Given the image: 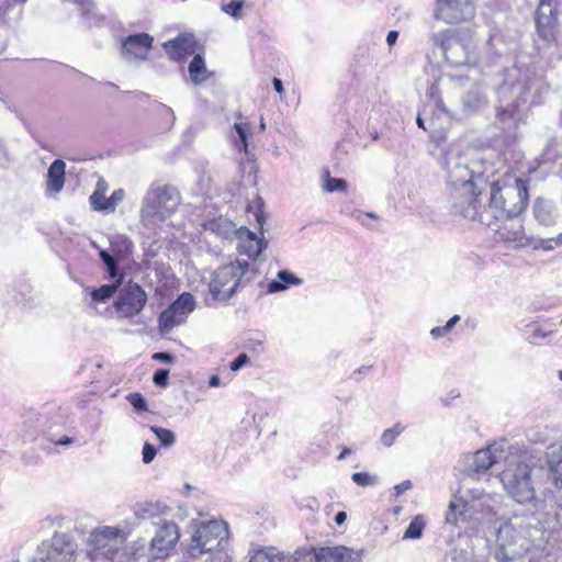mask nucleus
Instances as JSON below:
<instances>
[{"label": "nucleus", "instance_id": "obj_54", "mask_svg": "<svg viewBox=\"0 0 562 562\" xmlns=\"http://www.w3.org/2000/svg\"><path fill=\"white\" fill-rule=\"evenodd\" d=\"M249 362V357L246 353H239L234 361L231 362L229 368L232 371H238Z\"/></svg>", "mask_w": 562, "mask_h": 562}, {"label": "nucleus", "instance_id": "obj_57", "mask_svg": "<svg viewBox=\"0 0 562 562\" xmlns=\"http://www.w3.org/2000/svg\"><path fill=\"white\" fill-rule=\"evenodd\" d=\"M413 486L412 482L409 480L403 481L400 484H396L394 486L395 495L400 496L402 493L411 490Z\"/></svg>", "mask_w": 562, "mask_h": 562}, {"label": "nucleus", "instance_id": "obj_33", "mask_svg": "<svg viewBox=\"0 0 562 562\" xmlns=\"http://www.w3.org/2000/svg\"><path fill=\"white\" fill-rule=\"evenodd\" d=\"M484 103V97L479 86L473 87L462 100L463 109L468 112L479 110Z\"/></svg>", "mask_w": 562, "mask_h": 562}, {"label": "nucleus", "instance_id": "obj_50", "mask_svg": "<svg viewBox=\"0 0 562 562\" xmlns=\"http://www.w3.org/2000/svg\"><path fill=\"white\" fill-rule=\"evenodd\" d=\"M243 1L240 0H232L231 2H228L227 4H224L222 7V10L229 14L231 16L237 19L240 16V11L243 9Z\"/></svg>", "mask_w": 562, "mask_h": 562}, {"label": "nucleus", "instance_id": "obj_28", "mask_svg": "<svg viewBox=\"0 0 562 562\" xmlns=\"http://www.w3.org/2000/svg\"><path fill=\"white\" fill-rule=\"evenodd\" d=\"M533 215L537 222L544 226H551L555 223L558 213L551 201L538 198L533 205Z\"/></svg>", "mask_w": 562, "mask_h": 562}, {"label": "nucleus", "instance_id": "obj_1", "mask_svg": "<svg viewBox=\"0 0 562 562\" xmlns=\"http://www.w3.org/2000/svg\"><path fill=\"white\" fill-rule=\"evenodd\" d=\"M544 85L530 68L515 66L507 71L505 81L499 86L496 117L506 130H512L525 117L527 103L539 102Z\"/></svg>", "mask_w": 562, "mask_h": 562}, {"label": "nucleus", "instance_id": "obj_18", "mask_svg": "<svg viewBox=\"0 0 562 562\" xmlns=\"http://www.w3.org/2000/svg\"><path fill=\"white\" fill-rule=\"evenodd\" d=\"M502 458V451L496 445H490L484 449L475 451L473 454L463 457L467 465V475L471 479L479 477L485 473L493 464L497 463Z\"/></svg>", "mask_w": 562, "mask_h": 562}, {"label": "nucleus", "instance_id": "obj_32", "mask_svg": "<svg viewBox=\"0 0 562 562\" xmlns=\"http://www.w3.org/2000/svg\"><path fill=\"white\" fill-rule=\"evenodd\" d=\"M189 75L191 80L199 85L207 78L205 63L200 55H195L189 65Z\"/></svg>", "mask_w": 562, "mask_h": 562}, {"label": "nucleus", "instance_id": "obj_59", "mask_svg": "<svg viewBox=\"0 0 562 562\" xmlns=\"http://www.w3.org/2000/svg\"><path fill=\"white\" fill-rule=\"evenodd\" d=\"M398 38V32L397 31H390L386 36V43L389 46H392L396 43Z\"/></svg>", "mask_w": 562, "mask_h": 562}, {"label": "nucleus", "instance_id": "obj_62", "mask_svg": "<svg viewBox=\"0 0 562 562\" xmlns=\"http://www.w3.org/2000/svg\"><path fill=\"white\" fill-rule=\"evenodd\" d=\"M161 110H162L164 114L167 115V117L170 121V123L172 124L173 121H175V113H173V111L170 108L166 106V105H161Z\"/></svg>", "mask_w": 562, "mask_h": 562}, {"label": "nucleus", "instance_id": "obj_48", "mask_svg": "<svg viewBox=\"0 0 562 562\" xmlns=\"http://www.w3.org/2000/svg\"><path fill=\"white\" fill-rule=\"evenodd\" d=\"M426 95H427L430 100H432V101L435 102L436 106H437L439 110H441V111H443V112H446V111H447V110H446V108H445V104H443V102H442V100H441V98H440V90H439V86H438V82H437V81L432 82V83L428 87V89H427V91H426Z\"/></svg>", "mask_w": 562, "mask_h": 562}, {"label": "nucleus", "instance_id": "obj_61", "mask_svg": "<svg viewBox=\"0 0 562 562\" xmlns=\"http://www.w3.org/2000/svg\"><path fill=\"white\" fill-rule=\"evenodd\" d=\"M347 519V514L345 512H338L335 516V522L340 526L342 525Z\"/></svg>", "mask_w": 562, "mask_h": 562}, {"label": "nucleus", "instance_id": "obj_24", "mask_svg": "<svg viewBox=\"0 0 562 562\" xmlns=\"http://www.w3.org/2000/svg\"><path fill=\"white\" fill-rule=\"evenodd\" d=\"M66 177V164L61 159H55L48 167L46 178V194L55 198L64 188Z\"/></svg>", "mask_w": 562, "mask_h": 562}, {"label": "nucleus", "instance_id": "obj_14", "mask_svg": "<svg viewBox=\"0 0 562 562\" xmlns=\"http://www.w3.org/2000/svg\"><path fill=\"white\" fill-rule=\"evenodd\" d=\"M153 525L156 527V531L149 542V554L153 559L166 558L179 541V527L176 522L168 519L154 521Z\"/></svg>", "mask_w": 562, "mask_h": 562}, {"label": "nucleus", "instance_id": "obj_42", "mask_svg": "<svg viewBox=\"0 0 562 562\" xmlns=\"http://www.w3.org/2000/svg\"><path fill=\"white\" fill-rule=\"evenodd\" d=\"M149 429L155 434L161 447L170 448L175 445L176 435L173 431L158 426H150Z\"/></svg>", "mask_w": 562, "mask_h": 562}, {"label": "nucleus", "instance_id": "obj_49", "mask_svg": "<svg viewBox=\"0 0 562 562\" xmlns=\"http://www.w3.org/2000/svg\"><path fill=\"white\" fill-rule=\"evenodd\" d=\"M126 400L128 401V403L136 409V411H139V412H146L148 411V407H147V401L146 398L138 392H134V393H130L127 396H126Z\"/></svg>", "mask_w": 562, "mask_h": 562}, {"label": "nucleus", "instance_id": "obj_60", "mask_svg": "<svg viewBox=\"0 0 562 562\" xmlns=\"http://www.w3.org/2000/svg\"><path fill=\"white\" fill-rule=\"evenodd\" d=\"M272 85H273V88L274 90L280 94L282 95V93L284 92V89H283V83H282V80L274 77L272 79Z\"/></svg>", "mask_w": 562, "mask_h": 562}, {"label": "nucleus", "instance_id": "obj_9", "mask_svg": "<svg viewBox=\"0 0 562 562\" xmlns=\"http://www.w3.org/2000/svg\"><path fill=\"white\" fill-rule=\"evenodd\" d=\"M249 271V263L247 261H232L227 265L221 266L213 273L209 283V291L211 294V301L206 300L209 306L213 305V302H226L236 292L243 278Z\"/></svg>", "mask_w": 562, "mask_h": 562}, {"label": "nucleus", "instance_id": "obj_63", "mask_svg": "<svg viewBox=\"0 0 562 562\" xmlns=\"http://www.w3.org/2000/svg\"><path fill=\"white\" fill-rule=\"evenodd\" d=\"M460 321V316L459 315H454L452 316L447 323H446V327H448V329L451 331L453 329V327L457 325V323Z\"/></svg>", "mask_w": 562, "mask_h": 562}, {"label": "nucleus", "instance_id": "obj_2", "mask_svg": "<svg viewBox=\"0 0 562 562\" xmlns=\"http://www.w3.org/2000/svg\"><path fill=\"white\" fill-rule=\"evenodd\" d=\"M543 541L544 532L533 518L515 516L497 529L495 558L499 562H522Z\"/></svg>", "mask_w": 562, "mask_h": 562}, {"label": "nucleus", "instance_id": "obj_47", "mask_svg": "<svg viewBox=\"0 0 562 562\" xmlns=\"http://www.w3.org/2000/svg\"><path fill=\"white\" fill-rule=\"evenodd\" d=\"M352 217L359 222L362 226L369 228V229H375L376 226L373 225L372 223H370V220L372 221H376L378 220V215L373 212H368V213H364V212H361V211H356L352 213Z\"/></svg>", "mask_w": 562, "mask_h": 562}, {"label": "nucleus", "instance_id": "obj_29", "mask_svg": "<svg viewBox=\"0 0 562 562\" xmlns=\"http://www.w3.org/2000/svg\"><path fill=\"white\" fill-rule=\"evenodd\" d=\"M303 283V280L293 274L288 270H280L277 273V278L268 282L267 292L278 293L288 290L290 286H299Z\"/></svg>", "mask_w": 562, "mask_h": 562}, {"label": "nucleus", "instance_id": "obj_56", "mask_svg": "<svg viewBox=\"0 0 562 562\" xmlns=\"http://www.w3.org/2000/svg\"><path fill=\"white\" fill-rule=\"evenodd\" d=\"M449 333H450V330L445 325L443 326H437V327H434V328L430 329V336L434 339L442 338V337L447 336Z\"/></svg>", "mask_w": 562, "mask_h": 562}, {"label": "nucleus", "instance_id": "obj_26", "mask_svg": "<svg viewBox=\"0 0 562 562\" xmlns=\"http://www.w3.org/2000/svg\"><path fill=\"white\" fill-rule=\"evenodd\" d=\"M162 46L171 59L181 60L194 52V40L190 35H180Z\"/></svg>", "mask_w": 562, "mask_h": 562}, {"label": "nucleus", "instance_id": "obj_64", "mask_svg": "<svg viewBox=\"0 0 562 562\" xmlns=\"http://www.w3.org/2000/svg\"><path fill=\"white\" fill-rule=\"evenodd\" d=\"M221 384V379L218 378V375H212L209 380V385L211 387H217L220 386Z\"/></svg>", "mask_w": 562, "mask_h": 562}, {"label": "nucleus", "instance_id": "obj_25", "mask_svg": "<svg viewBox=\"0 0 562 562\" xmlns=\"http://www.w3.org/2000/svg\"><path fill=\"white\" fill-rule=\"evenodd\" d=\"M168 507L159 502H139L133 507L136 519L151 520V524L160 519H166L165 516L168 515Z\"/></svg>", "mask_w": 562, "mask_h": 562}, {"label": "nucleus", "instance_id": "obj_20", "mask_svg": "<svg viewBox=\"0 0 562 562\" xmlns=\"http://www.w3.org/2000/svg\"><path fill=\"white\" fill-rule=\"evenodd\" d=\"M296 562H348L350 550L344 546L319 548L317 551L297 550Z\"/></svg>", "mask_w": 562, "mask_h": 562}, {"label": "nucleus", "instance_id": "obj_41", "mask_svg": "<svg viewBox=\"0 0 562 562\" xmlns=\"http://www.w3.org/2000/svg\"><path fill=\"white\" fill-rule=\"evenodd\" d=\"M425 525H426V521H425L424 516H422V515L415 516L411 520L406 531L404 532L403 539H419L423 535Z\"/></svg>", "mask_w": 562, "mask_h": 562}, {"label": "nucleus", "instance_id": "obj_44", "mask_svg": "<svg viewBox=\"0 0 562 562\" xmlns=\"http://www.w3.org/2000/svg\"><path fill=\"white\" fill-rule=\"evenodd\" d=\"M124 196L125 192L123 189L114 190L112 194L103 201L100 212L113 213L116 206L123 201Z\"/></svg>", "mask_w": 562, "mask_h": 562}, {"label": "nucleus", "instance_id": "obj_52", "mask_svg": "<svg viewBox=\"0 0 562 562\" xmlns=\"http://www.w3.org/2000/svg\"><path fill=\"white\" fill-rule=\"evenodd\" d=\"M157 449L154 445L145 442L142 450V460L145 464H149L156 457Z\"/></svg>", "mask_w": 562, "mask_h": 562}, {"label": "nucleus", "instance_id": "obj_16", "mask_svg": "<svg viewBox=\"0 0 562 562\" xmlns=\"http://www.w3.org/2000/svg\"><path fill=\"white\" fill-rule=\"evenodd\" d=\"M147 302L146 292L137 283L126 284L117 295L114 307L121 316L132 318L138 315Z\"/></svg>", "mask_w": 562, "mask_h": 562}, {"label": "nucleus", "instance_id": "obj_55", "mask_svg": "<svg viewBox=\"0 0 562 562\" xmlns=\"http://www.w3.org/2000/svg\"><path fill=\"white\" fill-rule=\"evenodd\" d=\"M206 562H231L228 554L223 550L211 552L210 558Z\"/></svg>", "mask_w": 562, "mask_h": 562}, {"label": "nucleus", "instance_id": "obj_31", "mask_svg": "<svg viewBox=\"0 0 562 562\" xmlns=\"http://www.w3.org/2000/svg\"><path fill=\"white\" fill-rule=\"evenodd\" d=\"M121 283V278L116 280V282L112 284H103L98 289H93L90 292L91 303L100 304L105 303L110 300L116 292L119 284Z\"/></svg>", "mask_w": 562, "mask_h": 562}, {"label": "nucleus", "instance_id": "obj_34", "mask_svg": "<svg viewBox=\"0 0 562 562\" xmlns=\"http://www.w3.org/2000/svg\"><path fill=\"white\" fill-rule=\"evenodd\" d=\"M82 20L88 26L99 25L103 18L97 12L93 0L86 1L80 8Z\"/></svg>", "mask_w": 562, "mask_h": 562}, {"label": "nucleus", "instance_id": "obj_22", "mask_svg": "<svg viewBox=\"0 0 562 562\" xmlns=\"http://www.w3.org/2000/svg\"><path fill=\"white\" fill-rule=\"evenodd\" d=\"M236 237L239 251L247 255L250 259H256L266 247L263 239L258 238L255 233L246 227L238 228Z\"/></svg>", "mask_w": 562, "mask_h": 562}, {"label": "nucleus", "instance_id": "obj_3", "mask_svg": "<svg viewBox=\"0 0 562 562\" xmlns=\"http://www.w3.org/2000/svg\"><path fill=\"white\" fill-rule=\"evenodd\" d=\"M434 40L440 46L446 61L450 66L459 68V70L447 74V78L451 82L462 86L464 80H470L473 75H477L479 70L475 65L479 63V58L472 50L471 40L461 37L454 31L439 32Z\"/></svg>", "mask_w": 562, "mask_h": 562}, {"label": "nucleus", "instance_id": "obj_35", "mask_svg": "<svg viewBox=\"0 0 562 562\" xmlns=\"http://www.w3.org/2000/svg\"><path fill=\"white\" fill-rule=\"evenodd\" d=\"M541 520L549 530H558L559 527H562V508L558 512V507L551 506V512L539 514L537 522H540Z\"/></svg>", "mask_w": 562, "mask_h": 562}, {"label": "nucleus", "instance_id": "obj_12", "mask_svg": "<svg viewBox=\"0 0 562 562\" xmlns=\"http://www.w3.org/2000/svg\"><path fill=\"white\" fill-rule=\"evenodd\" d=\"M228 536L227 524L222 520L201 522L191 536L187 552L196 558L213 552Z\"/></svg>", "mask_w": 562, "mask_h": 562}, {"label": "nucleus", "instance_id": "obj_39", "mask_svg": "<svg viewBox=\"0 0 562 562\" xmlns=\"http://www.w3.org/2000/svg\"><path fill=\"white\" fill-rule=\"evenodd\" d=\"M405 430V426L401 423H395L391 428L385 429L381 437L380 442L383 447L390 448L392 447L397 437Z\"/></svg>", "mask_w": 562, "mask_h": 562}, {"label": "nucleus", "instance_id": "obj_43", "mask_svg": "<svg viewBox=\"0 0 562 562\" xmlns=\"http://www.w3.org/2000/svg\"><path fill=\"white\" fill-rule=\"evenodd\" d=\"M323 189L327 192H344L347 189L346 180L341 178H333L328 170H326L324 180H323Z\"/></svg>", "mask_w": 562, "mask_h": 562}, {"label": "nucleus", "instance_id": "obj_45", "mask_svg": "<svg viewBox=\"0 0 562 562\" xmlns=\"http://www.w3.org/2000/svg\"><path fill=\"white\" fill-rule=\"evenodd\" d=\"M99 255L104 266L106 267L110 278L116 279L120 276V273L114 257L110 255L106 250H101Z\"/></svg>", "mask_w": 562, "mask_h": 562}, {"label": "nucleus", "instance_id": "obj_30", "mask_svg": "<svg viewBox=\"0 0 562 562\" xmlns=\"http://www.w3.org/2000/svg\"><path fill=\"white\" fill-rule=\"evenodd\" d=\"M205 228L225 239H231L233 236L236 237L238 234V228H236V225L231 220L222 216L209 221L205 224Z\"/></svg>", "mask_w": 562, "mask_h": 562}, {"label": "nucleus", "instance_id": "obj_40", "mask_svg": "<svg viewBox=\"0 0 562 562\" xmlns=\"http://www.w3.org/2000/svg\"><path fill=\"white\" fill-rule=\"evenodd\" d=\"M533 249L552 250L562 246V233L554 238H535L530 237V245Z\"/></svg>", "mask_w": 562, "mask_h": 562}, {"label": "nucleus", "instance_id": "obj_8", "mask_svg": "<svg viewBox=\"0 0 562 562\" xmlns=\"http://www.w3.org/2000/svg\"><path fill=\"white\" fill-rule=\"evenodd\" d=\"M126 541L125 532L113 526H102L89 536L91 562H121V549Z\"/></svg>", "mask_w": 562, "mask_h": 562}, {"label": "nucleus", "instance_id": "obj_53", "mask_svg": "<svg viewBox=\"0 0 562 562\" xmlns=\"http://www.w3.org/2000/svg\"><path fill=\"white\" fill-rule=\"evenodd\" d=\"M169 371L159 369L154 373L153 381L157 386L165 387L168 384Z\"/></svg>", "mask_w": 562, "mask_h": 562}, {"label": "nucleus", "instance_id": "obj_38", "mask_svg": "<svg viewBox=\"0 0 562 562\" xmlns=\"http://www.w3.org/2000/svg\"><path fill=\"white\" fill-rule=\"evenodd\" d=\"M109 187L104 179L100 178L97 182L95 190L90 195L89 201L93 210L100 212V207L103 204V201L106 200L105 193Z\"/></svg>", "mask_w": 562, "mask_h": 562}, {"label": "nucleus", "instance_id": "obj_19", "mask_svg": "<svg viewBox=\"0 0 562 562\" xmlns=\"http://www.w3.org/2000/svg\"><path fill=\"white\" fill-rule=\"evenodd\" d=\"M154 37L147 33L126 36L122 41L121 55L127 63H142L148 58Z\"/></svg>", "mask_w": 562, "mask_h": 562}, {"label": "nucleus", "instance_id": "obj_7", "mask_svg": "<svg viewBox=\"0 0 562 562\" xmlns=\"http://www.w3.org/2000/svg\"><path fill=\"white\" fill-rule=\"evenodd\" d=\"M179 204L180 194L175 187L153 184L142 202V221L147 225H158L170 217Z\"/></svg>", "mask_w": 562, "mask_h": 562}, {"label": "nucleus", "instance_id": "obj_37", "mask_svg": "<svg viewBox=\"0 0 562 562\" xmlns=\"http://www.w3.org/2000/svg\"><path fill=\"white\" fill-rule=\"evenodd\" d=\"M234 130L236 132V137H234L233 143L237 150L248 153V135L249 127L245 123H235Z\"/></svg>", "mask_w": 562, "mask_h": 562}, {"label": "nucleus", "instance_id": "obj_58", "mask_svg": "<svg viewBox=\"0 0 562 562\" xmlns=\"http://www.w3.org/2000/svg\"><path fill=\"white\" fill-rule=\"evenodd\" d=\"M153 359L161 362L169 363L173 360L172 355L168 352H156L153 355Z\"/></svg>", "mask_w": 562, "mask_h": 562}, {"label": "nucleus", "instance_id": "obj_15", "mask_svg": "<svg viewBox=\"0 0 562 562\" xmlns=\"http://www.w3.org/2000/svg\"><path fill=\"white\" fill-rule=\"evenodd\" d=\"M435 19L447 24L470 21L475 15L472 0H436Z\"/></svg>", "mask_w": 562, "mask_h": 562}, {"label": "nucleus", "instance_id": "obj_6", "mask_svg": "<svg viewBox=\"0 0 562 562\" xmlns=\"http://www.w3.org/2000/svg\"><path fill=\"white\" fill-rule=\"evenodd\" d=\"M432 140L440 149L439 164L447 172V183L452 191L465 189L479 184L481 176L474 177V170L470 169L465 159L460 156L459 149L453 144H446V136H432Z\"/></svg>", "mask_w": 562, "mask_h": 562}, {"label": "nucleus", "instance_id": "obj_46", "mask_svg": "<svg viewBox=\"0 0 562 562\" xmlns=\"http://www.w3.org/2000/svg\"><path fill=\"white\" fill-rule=\"evenodd\" d=\"M352 481L359 486H373L378 484L379 479L374 474L368 472H356L352 474Z\"/></svg>", "mask_w": 562, "mask_h": 562}, {"label": "nucleus", "instance_id": "obj_13", "mask_svg": "<svg viewBox=\"0 0 562 562\" xmlns=\"http://www.w3.org/2000/svg\"><path fill=\"white\" fill-rule=\"evenodd\" d=\"M195 300L189 292L181 293L158 318V329L161 335H168L175 327L187 322L188 316L194 311Z\"/></svg>", "mask_w": 562, "mask_h": 562}, {"label": "nucleus", "instance_id": "obj_27", "mask_svg": "<svg viewBox=\"0 0 562 562\" xmlns=\"http://www.w3.org/2000/svg\"><path fill=\"white\" fill-rule=\"evenodd\" d=\"M249 554V562H296V553L285 554L272 547L252 549Z\"/></svg>", "mask_w": 562, "mask_h": 562}, {"label": "nucleus", "instance_id": "obj_4", "mask_svg": "<svg viewBox=\"0 0 562 562\" xmlns=\"http://www.w3.org/2000/svg\"><path fill=\"white\" fill-rule=\"evenodd\" d=\"M528 200L527 184L520 178L506 175L501 180L494 181L490 192V212L493 225L496 221L521 214Z\"/></svg>", "mask_w": 562, "mask_h": 562}, {"label": "nucleus", "instance_id": "obj_23", "mask_svg": "<svg viewBox=\"0 0 562 562\" xmlns=\"http://www.w3.org/2000/svg\"><path fill=\"white\" fill-rule=\"evenodd\" d=\"M498 238L513 248L527 247L530 245V237L525 234L520 224L503 225L497 228Z\"/></svg>", "mask_w": 562, "mask_h": 562}, {"label": "nucleus", "instance_id": "obj_10", "mask_svg": "<svg viewBox=\"0 0 562 562\" xmlns=\"http://www.w3.org/2000/svg\"><path fill=\"white\" fill-rule=\"evenodd\" d=\"M482 191L479 184L471 189L457 190L451 192V209L456 215L465 220L479 222L487 227L493 226L490 205L486 207L482 203Z\"/></svg>", "mask_w": 562, "mask_h": 562}, {"label": "nucleus", "instance_id": "obj_21", "mask_svg": "<svg viewBox=\"0 0 562 562\" xmlns=\"http://www.w3.org/2000/svg\"><path fill=\"white\" fill-rule=\"evenodd\" d=\"M537 31L540 37L550 42L555 40L557 15L552 0H541L536 15Z\"/></svg>", "mask_w": 562, "mask_h": 562}, {"label": "nucleus", "instance_id": "obj_17", "mask_svg": "<svg viewBox=\"0 0 562 562\" xmlns=\"http://www.w3.org/2000/svg\"><path fill=\"white\" fill-rule=\"evenodd\" d=\"M76 546L69 541L64 533L55 535L49 541H44L40 546L41 557L36 560L44 562H72Z\"/></svg>", "mask_w": 562, "mask_h": 562}, {"label": "nucleus", "instance_id": "obj_51", "mask_svg": "<svg viewBox=\"0 0 562 562\" xmlns=\"http://www.w3.org/2000/svg\"><path fill=\"white\" fill-rule=\"evenodd\" d=\"M503 45V37L498 33H493L490 35L486 47L488 52L495 50L497 55H501L503 50L501 46Z\"/></svg>", "mask_w": 562, "mask_h": 562}, {"label": "nucleus", "instance_id": "obj_5", "mask_svg": "<svg viewBox=\"0 0 562 562\" xmlns=\"http://www.w3.org/2000/svg\"><path fill=\"white\" fill-rule=\"evenodd\" d=\"M470 502L454 496L446 513V521L456 525L459 521H474L484 531L491 529L498 520L494 505L497 503L492 494L473 488L469 491Z\"/></svg>", "mask_w": 562, "mask_h": 562}, {"label": "nucleus", "instance_id": "obj_36", "mask_svg": "<svg viewBox=\"0 0 562 562\" xmlns=\"http://www.w3.org/2000/svg\"><path fill=\"white\" fill-rule=\"evenodd\" d=\"M549 468L554 484L562 487V447L552 453Z\"/></svg>", "mask_w": 562, "mask_h": 562}, {"label": "nucleus", "instance_id": "obj_11", "mask_svg": "<svg viewBox=\"0 0 562 562\" xmlns=\"http://www.w3.org/2000/svg\"><path fill=\"white\" fill-rule=\"evenodd\" d=\"M531 468L524 462L510 464L501 474V482L509 496L517 503L526 504L536 498V492L531 482Z\"/></svg>", "mask_w": 562, "mask_h": 562}]
</instances>
